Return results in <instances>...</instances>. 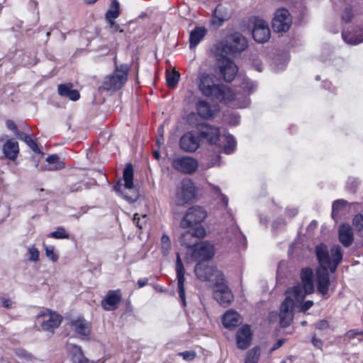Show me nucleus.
<instances>
[{
  "label": "nucleus",
  "instance_id": "obj_1",
  "mask_svg": "<svg viewBox=\"0 0 363 363\" xmlns=\"http://www.w3.org/2000/svg\"><path fill=\"white\" fill-rule=\"evenodd\" d=\"M247 47L246 38L240 33H234L225 40L219 42L216 46V54L220 56L218 65L220 74L227 82H231L235 77L238 68L228 57L235 56Z\"/></svg>",
  "mask_w": 363,
  "mask_h": 363
},
{
  "label": "nucleus",
  "instance_id": "obj_2",
  "mask_svg": "<svg viewBox=\"0 0 363 363\" xmlns=\"http://www.w3.org/2000/svg\"><path fill=\"white\" fill-rule=\"evenodd\" d=\"M302 285L297 284L286 291V297L280 307L279 318L281 327L288 326L293 319L292 308L301 304L306 294L314 292V274L309 267L302 269L301 272Z\"/></svg>",
  "mask_w": 363,
  "mask_h": 363
},
{
  "label": "nucleus",
  "instance_id": "obj_3",
  "mask_svg": "<svg viewBox=\"0 0 363 363\" xmlns=\"http://www.w3.org/2000/svg\"><path fill=\"white\" fill-rule=\"evenodd\" d=\"M196 84L201 94L210 99L226 102L238 98L228 86L219 83L217 77L212 73L200 72L196 79Z\"/></svg>",
  "mask_w": 363,
  "mask_h": 363
},
{
  "label": "nucleus",
  "instance_id": "obj_4",
  "mask_svg": "<svg viewBox=\"0 0 363 363\" xmlns=\"http://www.w3.org/2000/svg\"><path fill=\"white\" fill-rule=\"evenodd\" d=\"M315 255L319 264L317 269H329L331 273L335 272L343 256L339 245L332 247L329 251L327 245L323 243L316 245Z\"/></svg>",
  "mask_w": 363,
  "mask_h": 363
},
{
  "label": "nucleus",
  "instance_id": "obj_5",
  "mask_svg": "<svg viewBox=\"0 0 363 363\" xmlns=\"http://www.w3.org/2000/svg\"><path fill=\"white\" fill-rule=\"evenodd\" d=\"M113 189L129 203L138 199V192L133 184V168L131 164H126L123 172V179L113 186Z\"/></svg>",
  "mask_w": 363,
  "mask_h": 363
},
{
  "label": "nucleus",
  "instance_id": "obj_6",
  "mask_svg": "<svg viewBox=\"0 0 363 363\" xmlns=\"http://www.w3.org/2000/svg\"><path fill=\"white\" fill-rule=\"evenodd\" d=\"M129 69L130 67L127 64L116 65L113 74L104 78L102 88L112 91L121 89L127 81Z\"/></svg>",
  "mask_w": 363,
  "mask_h": 363
},
{
  "label": "nucleus",
  "instance_id": "obj_7",
  "mask_svg": "<svg viewBox=\"0 0 363 363\" xmlns=\"http://www.w3.org/2000/svg\"><path fill=\"white\" fill-rule=\"evenodd\" d=\"M217 277L218 279L215 282L213 296L214 299L221 306L227 307L233 301V295L229 287L224 282L223 273H219Z\"/></svg>",
  "mask_w": 363,
  "mask_h": 363
},
{
  "label": "nucleus",
  "instance_id": "obj_8",
  "mask_svg": "<svg viewBox=\"0 0 363 363\" xmlns=\"http://www.w3.org/2000/svg\"><path fill=\"white\" fill-rule=\"evenodd\" d=\"M206 216L207 213L202 207L199 206H192L187 210L182 218L180 227L184 229L190 228L203 221Z\"/></svg>",
  "mask_w": 363,
  "mask_h": 363
},
{
  "label": "nucleus",
  "instance_id": "obj_9",
  "mask_svg": "<svg viewBox=\"0 0 363 363\" xmlns=\"http://www.w3.org/2000/svg\"><path fill=\"white\" fill-rule=\"evenodd\" d=\"M291 18L288 10L279 9L274 13L272 21V26L276 33H285L291 27Z\"/></svg>",
  "mask_w": 363,
  "mask_h": 363
},
{
  "label": "nucleus",
  "instance_id": "obj_10",
  "mask_svg": "<svg viewBox=\"0 0 363 363\" xmlns=\"http://www.w3.org/2000/svg\"><path fill=\"white\" fill-rule=\"evenodd\" d=\"M43 330L53 333L54 329L59 327L62 322V317L55 312L49 310L44 311L38 315Z\"/></svg>",
  "mask_w": 363,
  "mask_h": 363
},
{
  "label": "nucleus",
  "instance_id": "obj_11",
  "mask_svg": "<svg viewBox=\"0 0 363 363\" xmlns=\"http://www.w3.org/2000/svg\"><path fill=\"white\" fill-rule=\"evenodd\" d=\"M172 164L174 169L186 174L195 172L199 167L198 161L189 156L177 157L173 160Z\"/></svg>",
  "mask_w": 363,
  "mask_h": 363
},
{
  "label": "nucleus",
  "instance_id": "obj_12",
  "mask_svg": "<svg viewBox=\"0 0 363 363\" xmlns=\"http://www.w3.org/2000/svg\"><path fill=\"white\" fill-rule=\"evenodd\" d=\"M206 235V230L202 226H198L194 230H186L179 238V242L186 247H194L200 239Z\"/></svg>",
  "mask_w": 363,
  "mask_h": 363
},
{
  "label": "nucleus",
  "instance_id": "obj_13",
  "mask_svg": "<svg viewBox=\"0 0 363 363\" xmlns=\"http://www.w3.org/2000/svg\"><path fill=\"white\" fill-rule=\"evenodd\" d=\"M252 36L259 43H264L270 38V30L268 23L259 18H255L253 22Z\"/></svg>",
  "mask_w": 363,
  "mask_h": 363
},
{
  "label": "nucleus",
  "instance_id": "obj_14",
  "mask_svg": "<svg viewBox=\"0 0 363 363\" xmlns=\"http://www.w3.org/2000/svg\"><path fill=\"white\" fill-rule=\"evenodd\" d=\"M200 143L199 135L192 131H189L180 138L179 146L184 152H194L199 149Z\"/></svg>",
  "mask_w": 363,
  "mask_h": 363
},
{
  "label": "nucleus",
  "instance_id": "obj_15",
  "mask_svg": "<svg viewBox=\"0 0 363 363\" xmlns=\"http://www.w3.org/2000/svg\"><path fill=\"white\" fill-rule=\"evenodd\" d=\"M329 269H316L315 284L317 291L325 298L328 297L329 286L330 285Z\"/></svg>",
  "mask_w": 363,
  "mask_h": 363
},
{
  "label": "nucleus",
  "instance_id": "obj_16",
  "mask_svg": "<svg viewBox=\"0 0 363 363\" xmlns=\"http://www.w3.org/2000/svg\"><path fill=\"white\" fill-rule=\"evenodd\" d=\"M195 274L201 281H211L215 274L216 281L218 280L217 275L221 273L216 270L213 267L210 266L207 262H198L194 269Z\"/></svg>",
  "mask_w": 363,
  "mask_h": 363
},
{
  "label": "nucleus",
  "instance_id": "obj_17",
  "mask_svg": "<svg viewBox=\"0 0 363 363\" xmlns=\"http://www.w3.org/2000/svg\"><path fill=\"white\" fill-rule=\"evenodd\" d=\"M214 255L213 245L207 242H203L196 245L192 249L191 257L199 262H206Z\"/></svg>",
  "mask_w": 363,
  "mask_h": 363
},
{
  "label": "nucleus",
  "instance_id": "obj_18",
  "mask_svg": "<svg viewBox=\"0 0 363 363\" xmlns=\"http://www.w3.org/2000/svg\"><path fill=\"white\" fill-rule=\"evenodd\" d=\"M195 196V187L190 179H184L181 183V189L177 194L179 204L191 201Z\"/></svg>",
  "mask_w": 363,
  "mask_h": 363
},
{
  "label": "nucleus",
  "instance_id": "obj_19",
  "mask_svg": "<svg viewBox=\"0 0 363 363\" xmlns=\"http://www.w3.org/2000/svg\"><path fill=\"white\" fill-rule=\"evenodd\" d=\"M176 272H177V288H178V294L179 298L182 303L183 306H186V297H185V290H184V273L185 269L184 265L182 264L180 255L179 253L177 254V262H176Z\"/></svg>",
  "mask_w": 363,
  "mask_h": 363
},
{
  "label": "nucleus",
  "instance_id": "obj_20",
  "mask_svg": "<svg viewBox=\"0 0 363 363\" xmlns=\"http://www.w3.org/2000/svg\"><path fill=\"white\" fill-rule=\"evenodd\" d=\"M198 130L201 136L211 144H215L219 138L220 129L218 127L203 123L199 125Z\"/></svg>",
  "mask_w": 363,
  "mask_h": 363
},
{
  "label": "nucleus",
  "instance_id": "obj_21",
  "mask_svg": "<svg viewBox=\"0 0 363 363\" xmlns=\"http://www.w3.org/2000/svg\"><path fill=\"white\" fill-rule=\"evenodd\" d=\"M122 298L120 290H110L101 301V306L106 311H114L118 308Z\"/></svg>",
  "mask_w": 363,
  "mask_h": 363
},
{
  "label": "nucleus",
  "instance_id": "obj_22",
  "mask_svg": "<svg viewBox=\"0 0 363 363\" xmlns=\"http://www.w3.org/2000/svg\"><path fill=\"white\" fill-rule=\"evenodd\" d=\"M252 331L248 325H242L240 328L236 333V344L239 349H247L252 340Z\"/></svg>",
  "mask_w": 363,
  "mask_h": 363
},
{
  "label": "nucleus",
  "instance_id": "obj_23",
  "mask_svg": "<svg viewBox=\"0 0 363 363\" xmlns=\"http://www.w3.org/2000/svg\"><path fill=\"white\" fill-rule=\"evenodd\" d=\"M340 242L344 247H350L354 240L353 231L351 226L348 224H342L338 230Z\"/></svg>",
  "mask_w": 363,
  "mask_h": 363
},
{
  "label": "nucleus",
  "instance_id": "obj_24",
  "mask_svg": "<svg viewBox=\"0 0 363 363\" xmlns=\"http://www.w3.org/2000/svg\"><path fill=\"white\" fill-rule=\"evenodd\" d=\"M343 40L347 44L358 45L363 43V28H358L352 32L349 30H344L342 33Z\"/></svg>",
  "mask_w": 363,
  "mask_h": 363
},
{
  "label": "nucleus",
  "instance_id": "obj_25",
  "mask_svg": "<svg viewBox=\"0 0 363 363\" xmlns=\"http://www.w3.org/2000/svg\"><path fill=\"white\" fill-rule=\"evenodd\" d=\"M57 89L60 96L67 97L73 101H77L80 97L79 92L73 89L72 84H60Z\"/></svg>",
  "mask_w": 363,
  "mask_h": 363
},
{
  "label": "nucleus",
  "instance_id": "obj_26",
  "mask_svg": "<svg viewBox=\"0 0 363 363\" xmlns=\"http://www.w3.org/2000/svg\"><path fill=\"white\" fill-rule=\"evenodd\" d=\"M222 321L227 328H235L241 323V318L237 312L229 310L223 315Z\"/></svg>",
  "mask_w": 363,
  "mask_h": 363
},
{
  "label": "nucleus",
  "instance_id": "obj_27",
  "mask_svg": "<svg viewBox=\"0 0 363 363\" xmlns=\"http://www.w3.org/2000/svg\"><path fill=\"white\" fill-rule=\"evenodd\" d=\"M207 30L204 27H196L190 33L189 35V48L191 50L195 48L199 43L205 37Z\"/></svg>",
  "mask_w": 363,
  "mask_h": 363
},
{
  "label": "nucleus",
  "instance_id": "obj_28",
  "mask_svg": "<svg viewBox=\"0 0 363 363\" xmlns=\"http://www.w3.org/2000/svg\"><path fill=\"white\" fill-rule=\"evenodd\" d=\"M74 330L81 336L86 337L91 331V325L84 319H78L72 322Z\"/></svg>",
  "mask_w": 363,
  "mask_h": 363
},
{
  "label": "nucleus",
  "instance_id": "obj_29",
  "mask_svg": "<svg viewBox=\"0 0 363 363\" xmlns=\"http://www.w3.org/2000/svg\"><path fill=\"white\" fill-rule=\"evenodd\" d=\"M4 153L8 158L15 160L18 157V143L13 140H8L4 145Z\"/></svg>",
  "mask_w": 363,
  "mask_h": 363
},
{
  "label": "nucleus",
  "instance_id": "obj_30",
  "mask_svg": "<svg viewBox=\"0 0 363 363\" xmlns=\"http://www.w3.org/2000/svg\"><path fill=\"white\" fill-rule=\"evenodd\" d=\"M233 225L228 229V233H231L233 238L237 241L239 246L245 247L246 245V237L242 233L239 227L233 222V218H231Z\"/></svg>",
  "mask_w": 363,
  "mask_h": 363
},
{
  "label": "nucleus",
  "instance_id": "obj_31",
  "mask_svg": "<svg viewBox=\"0 0 363 363\" xmlns=\"http://www.w3.org/2000/svg\"><path fill=\"white\" fill-rule=\"evenodd\" d=\"M198 114L203 118H209L212 117L213 112L211 108L210 104L204 101L201 100L197 102L196 105Z\"/></svg>",
  "mask_w": 363,
  "mask_h": 363
},
{
  "label": "nucleus",
  "instance_id": "obj_32",
  "mask_svg": "<svg viewBox=\"0 0 363 363\" xmlns=\"http://www.w3.org/2000/svg\"><path fill=\"white\" fill-rule=\"evenodd\" d=\"M16 135L19 140L25 142L33 152H40L37 143L30 135L23 132H16Z\"/></svg>",
  "mask_w": 363,
  "mask_h": 363
},
{
  "label": "nucleus",
  "instance_id": "obj_33",
  "mask_svg": "<svg viewBox=\"0 0 363 363\" xmlns=\"http://www.w3.org/2000/svg\"><path fill=\"white\" fill-rule=\"evenodd\" d=\"M120 4L117 0L111 1V7L106 13L107 21H114L119 15Z\"/></svg>",
  "mask_w": 363,
  "mask_h": 363
},
{
  "label": "nucleus",
  "instance_id": "obj_34",
  "mask_svg": "<svg viewBox=\"0 0 363 363\" xmlns=\"http://www.w3.org/2000/svg\"><path fill=\"white\" fill-rule=\"evenodd\" d=\"M225 144L223 146V152L230 155L233 153L236 147V140L232 135L225 136Z\"/></svg>",
  "mask_w": 363,
  "mask_h": 363
},
{
  "label": "nucleus",
  "instance_id": "obj_35",
  "mask_svg": "<svg viewBox=\"0 0 363 363\" xmlns=\"http://www.w3.org/2000/svg\"><path fill=\"white\" fill-rule=\"evenodd\" d=\"M259 357L260 349L258 347H255L247 352L245 363H257Z\"/></svg>",
  "mask_w": 363,
  "mask_h": 363
},
{
  "label": "nucleus",
  "instance_id": "obj_36",
  "mask_svg": "<svg viewBox=\"0 0 363 363\" xmlns=\"http://www.w3.org/2000/svg\"><path fill=\"white\" fill-rule=\"evenodd\" d=\"M179 73L177 71L168 72L166 76L167 86L174 88L179 80Z\"/></svg>",
  "mask_w": 363,
  "mask_h": 363
},
{
  "label": "nucleus",
  "instance_id": "obj_37",
  "mask_svg": "<svg viewBox=\"0 0 363 363\" xmlns=\"http://www.w3.org/2000/svg\"><path fill=\"white\" fill-rule=\"evenodd\" d=\"M72 360L74 363H89V360L85 357L80 347H74Z\"/></svg>",
  "mask_w": 363,
  "mask_h": 363
},
{
  "label": "nucleus",
  "instance_id": "obj_38",
  "mask_svg": "<svg viewBox=\"0 0 363 363\" xmlns=\"http://www.w3.org/2000/svg\"><path fill=\"white\" fill-rule=\"evenodd\" d=\"M48 237L55 239H68L69 235L66 232L64 228L58 227L55 231L50 233Z\"/></svg>",
  "mask_w": 363,
  "mask_h": 363
},
{
  "label": "nucleus",
  "instance_id": "obj_39",
  "mask_svg": "<svg viewBox=\"0 0 363 363\" xmlns=\"http://www.w3.org/2000/svg\"><path fill=\"white\" fill-rule=\"evenodd\" d=\"M162 252L164 255H167L171 250V242L169 236L163 235L161 238Z\"/></svg>",
  "mask_w": 363,
  "mask_h": 363
},
{
  "label": "nucleus",
  "instance_id": "obj_40",
  "mask_svg": "<svg viewBox=\"0 0 363 363\" xmlns=\"http://www.w3.org/2000/svg\"><path fill=\"white\" fill-rule=\"evenodd\" d=\"M256 86L257 85L254 82L250 81V79H246L242 82L241 88L245 94L250 95L252 92L254 91Z\"/></svg>",
  "mask_w": 363,
  "mask_h": 363
},
{
  "label": "nucleus",
  "instance_id": "obj_41",
  "mask_svg": "<svg viewBox=\"0 0 363 363\" xmlns=\"http://www.w3.org/2000/svg\"><path fill=\"white\" fill-rule=\"evenodd\" d=\"M45 255L52 262H56L58 259V255L55 252V247L52 245H44Z\"/></svg>",
  "mask_w": 363,
  "mask_h": 363
},
{
  "label": "nucleus",
  "instance_id": "obj_42",
  "mask_svg": "<svg viewBox=\"0 0 363 363\" xmlns=\"http://www.w3.org/2000/svg\"><path fill=\"white\" fill-rule=\"evenodd\" d=\"M353 223L359 235L363 236V215L355 216Z\"/></svg>",
  "mask_w": 363,
  "mask_h": 363
},
{
  "label": "nucleus",
  "instance_id": "obj_43",
  "mask_svg": "<svg viewBox=\"0 0 363 363\" xmlns=\"http://www.w3.org/2000/svg\"><path fill=\"white\" fill-rule=\"evenodd\" d=\"M28 260L32 262H38L39 261L40 252L39 250L34 246L29 247L28 248Z\"/></svg>",
  "mask_w": 363,
  "mask_h": 363
},
{
  "label": "nucleus",
  "instance_id": "obj_44",
  "mask_svg": "<svg viewBox=\"0 0 363 363\" xmlns=\"http://www.w3.org/2000/svg\"><path fill=\"white\" fill-rule=\"evenodd\" d=\"M133 221L138 228L142 229L146 225V216L144 215L142 216V218H140L138 213H135L133 216Z\"/></svg>",
  "mask_w": 363,
  "mask_h": 363
},
{
  "label": "nucleus",
  "instance_id": "obj_45",
  "mask_svg": "<svg viewBox=\"0 0 363 363\" xmlns=\"http://www.w3.org/2000/svg\"><path fill=\"white\" fill-rule=\"evenodd\" d=\"M46 162L52 166H58V163L62 164V169L65 167V163L60 160V157L56 155H51L46 158Z\"/></svg>",
  "mask_w": 363,
  "mask_h": 363
},
{
  "label": "nucleus",
  "instance_id": "obj_46",
  "mask_svg": "<svg viewBox=\"0 0 363 363\" xmlns=\"http://www.w3.org/2000/svg\"><path fill=\"white\" fill-rule=\"evenodd\" d=\"M363 335V330H350L345 334V337L346 339L350 341L352 339L355 338L357 335Z\"/></svg>",
  "mask_w": 363,
  "mask_h": 363
},
{
  "label": "nucleus",
  "instance_id": "obj_47",
  "mask_svg": "<svg viewBox=\"0 0 363 363\" xmlns=\"http://www.w3.org/2000/svg\"><path fill=\"white\" fill-rule=\"evenodd\" d=\"M353 16L352 9L350 7L346 8L342 13V18L346 23L350 22Z\"/></svg>",
  "mask_w": 363,
  "mask_h": 363
},
{
  "label": "nucleus",
  "instance_id": "obj_48",
  "mask_svg": "<svg viewBox=\"0 0 363 363\" xmlns=\"http://www.w3.org/2000/svg\"><path fill=\"white\" fill-rule=\"evenodd\" d=\"M213 189L216 194H218L219 195V196L220 197V200L223 202V205L225 207H227L228 203V198L225 195H224L221 193V190L218 186H214L213 187Z\"/></svg>",
  "mask_w": 363,
  "mask_h": 363
},
{
  "label": "nucleus",
  "instance_id": "obj_49",
  "mask_svg": "<svg viewBox=\"0 0 363 363\" xmlns=\"http://www.w3.org/2000/svg\"><path fill=\"white\" fill-rule=\"evenodd\" d=\"M179 356H181L184 360L191 361L196 357V353L194 351H184L180 352Z\"/></svg>",
  "mask_w": 363,
  "mask_h": 363
},
{
  "label": "nucleus",
  "instance_id": "obj_50",
  "mask_svg": "<svg viewBox=\"0 0 363 363\" xmlns=\"http://www.w3.org/2000/svg\"><path fill=\"white\" fill-rule=\"evenodd\" d=\"M347 203V201L343 199L336 200L333 203V215L335 211H338L342 207Z\"/></svg>",
  "mask_w": 363,
  "mask_h": 363
},
{
  "label": "nucleus",
  "instance_id": "obj_51",
  "mask_svg": "<svg viewBox=\"0 0 363 363\" xmlns=\"http://www.w3.org/2000/svg\"><path fill=\"white\" fill-rule=\"evenodd\" d=\"M0 305L6 308H11L13 306V302L9 298L0 297Z\"/></svg>",
  "mask_w": 363,
  "mask_h": 363
},
{
  "label": "nucleus",
  "instance_id": "obj_52",
  "mask_svg": "<svg viewBox=\"0 0 363 363\" xmlns=\"http://www.w3.org/2000/svg\"><path fill=\"white\" fill-rule=\"evenodd\" d=\"M58 166H52L50 164L43 165L40 167V171H57L62 169V164L58 163Z\"/></svg>",
  "mask_w": 363,
  "mask_h": 363
},
{
  "label": "nucleus",
  "instance_id": "obj_53",
  "mask_svg": "<svg viewBox=\"0 0 363 363\" xmlns=\"http://www.w3.org/2000/svg\"><path fill=\"white\" fill-rule=\"evenodd\" d=\"M313 306L312 301H306L305 303L301 305L300 312L305 313L309 308Z\"/></svg>",
  "mask_w": 363,
  "mask_h": 363
},
{
  "label": "nucleus",
  "instance_id": "obj_54",
  "mask_svg": "<svg viewBox=\"0 0 363 363\" xmlns=\"http://www.w3.org/2000/svg\"><path fill=\"white\" fill-rule=\"evenodd\" d=\"M328 327V323L325 320H319L315 323V328L318 330H323Z\"/></svg>",
  "mask_w": 363,
  "mask_h": 363
},
{
  "label": "nucleus",
  "instance_id": "obj_55",
  "mask_svg": "<svg viewBox=\"0 0 363 363\" xmlns=\"http://www.w3.org/2000/svg\"><path fill=\"white\" fill-rule=\"evenodd\" d=\"M312 343L315 347L318 349H320L323 347V341L320 339L317 338L315 336L313 337Z\"/></svg>",
  "mask_w": 363,
  "mask_h": 363
},
{
  "label": "nucleus",
  "instance_id": "obj_56",
  "mask_svg": "<svg viewBox=\"0 0 363 363\" xmlns=\"http://www.w3.org/2000/svg\"><path fill=\"white\" fill-rule=\"evenodd\" d=\"M110 25V28L112 30V31L116 32L119 30L120 32H122V30H120V26L115 22L114 21H108Z\"/></svg>",
  "mask_w": 363,
  "mask_h": 363
},
{
  "label": "nucleus",
  "instance_id": "obj_57",
  "mask_svg": "<svg viewBox=\"0 0 363 363\" xmlns=\"http://www.w3.org/2000/svg\"><path fill=\"white\" fill-rule=\"evenodd\" d=\"M285 342V340L284 339H281V340H279L274 345V346L270 349V352H272L274 351H275L276 350L279 349V347H281L283 344Z\"/></svg>",
  "mask_w": 363,
  "mask_h": 363
},
{
  "label": "nucleus",
  "instance_id": "obj_58",
  "mask_svg": "<svg viewBox=\"0 0 363 363\" xmlns=\"http://www.w3.org/2000/svg\"><path fill=\"white\" fill-rule=\"evenodd\" d=\"M6 127L9 129V130H13V131H16V132H18L17 130V127H16V125L15 124V123L12 121H7L6 123Z\"/></svg>",
  "mask_w": 363,
  "mask_h": 363
},
{
  "label": "nucleus",
  "instance_id": "obj_59",
  "mask_svg": "<svg viewBox=\"0 0 363 363\" xmlns=\"http://www.w3.org/2000/svg\"><path fill=\"white\" fill-rule=\"evenodd\" d=\"M82 189V185L81 184H75L73 186H70L69 190H67V192H75L79 191Z\"/></svg>",
  "mask_w": 363,
  "mask_h": 363
},
{
  "label": "nucleus",
  "instance_id": "obj_60",
  "mask_svg": "<svg viewBox=\"0 0 363 363\" xmlns=\"http://www.w3.org/2000/svg\"><path fill=\"white\" fill-rule=\"evenodd\" d=\"M148 279L147 278L140 279L138 280V286L139 288H142L147 285Z\"/></svg>",
  "mask_w": 363,
  "mask_h": 363
},
{
  "label": "nucleus",
  "instance_id": "obj_61",
  "mask_svg": "<svg viewBox=\"0 0 363 363\" xmlns=\"http://www.w3.org/2000/svg\"><path fill=\"white\" fill-rule=\"evenodd\" d=\"M298 213V210L296 208L288 209L286 211V214L289 217H294Z\"/></svg>",
  "mask_w": 363,
  "mask_h": 363
},
{
  "label": "nucleus",
  "instance_id": "obj_62",
  "mask_svg": "<svg viewBox=\"0 0 363 363\" xmlns=\"http://www.w3.org/2000/svg\"><path fill=\"white\" fill-rule=\"evenodd\" d=\"M255 69L261 72L262 70V65L259 62H256L254 64Z\"/></svg>",
  "mask_w": 363,
  "mask_h": 363
},
{
  "label": "nucleus",
  "instance_id": "obj_63",
  "mask_svg": "<svg viewBox=\"0 0 363 363\" xmlns=\"http://www.w3.org/2000/svg\"><path fill=\"white\" fill-rule=\"evenodd\" d=\"M221 10H222V6H218L215 9L214 15H215L216 17H217V16L220 13Z\"/></svg>",
  "mask_w": 363,
  "mask_h": 363
},
{
  "label": "nucleus",
  "instance_id": "obj_64",
  "mask_svg": "<svg viewBox=\"0 0 363 363\" xmlns=\"http://www.w3.org/2000/svg\"><path fill=\"white\" fill-rule=\"evenodd\" d=\"M163 143H164V140H163L162 136H159L157 138V143L158 145L163 144Z\"/></svg>",
  "mask_w": 363,
  "mask_h": 363
}]
</instances>
